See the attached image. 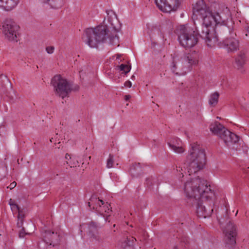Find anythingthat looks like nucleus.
I'll list each match as a JSON object with an SVG mask.
<instances>
[{
    "label": "nucleus",
    "instance_id": "nucleus-27",
    "mask_svg": "<svg viewBox=\"0 0 249 249\" xmlns=\"http://www.w3.org/2000/svg\"><path fill=\"white\" fill-rule=\"evenodd\" d=\"M17 227L19 228H21V229L19 230L18 231L19 238H24L25 235L30 234V233L25 232L24 229L22 228V225L21 226V227H18V226Z\"/></svg>",
    "mask_w": 249,
    "mask_h": 249
},
{
    "label": "nucleus",
    "instance_id": "nucleus-29",
    "mask_svg": "<svg viewBox=\"0 0 249 249\" xmlns=\"http://www.w3.org/2000/svg\"><path fill=\"white\" fill-rule=\"evenodd\" d=\"M54 48L53 46H48L46 48V51L49 54H52L53 53Z\"/></svg>",
    "mask_w": 249,
    "mask_h": 249
},
{
    "label": "nucleus",
    "instance_id": "nucleus-7",
    "mask_svg": "<svg viewBox=\"0 0 249 249\" xmlns=\"http://www.w3.org/2000/svg\"><path fill=\"white\" fill-rule=\"evenodd\" d=\"M197 187L200 191V196L194 195V196H187L185 194V195L187 198L191 199L190 201H192V205L196 206L197 214L199 213H202L203 214V213H207V214H209V213L207 212L205 206L202 205V202H205L211 208L214 204L216 197L215 194L210 188L211 191L214 194V197L212 199L209 196L210 195L209 192L204 193V191L206 190L205 187H203L201 185H200V187H198V185H197Z\"/></svg>",
    "mask_w": 249,
    "mask_h": 249
},
{
    "label": "nucleus",
    "instance_id": "nucleus-1",
    "mask_svg": "<svg viewBox=\"0 0 249 249\" xmlns=\"http://www.w3.org/2000/svg\"><path fill=\"white\" fill-rule=\"evenodd\" d=\"M192 19L201 21L202 37L209 48L217 45L226 48L228 52H234L239 50V42L233 37L227 38L221 44L218 42L215 32V27L225 26L230 32L233 25L231 13L227 7L215 10L212 6L208 7L203 0L197 1L193 8Z\"/></svg>",
    "mask_w": 249,
    "mask_h": 249
},
{
    "label": "nucleus",
    "instance_id": "nucleus-16",
    "mask_svg": "<svg viewBox=\"0 0 249 249\" xmlns=\"http://www.w3.org/2000/svg\"><path fill=\"white\" fill-rule=\"evenodd\" d=\"M9 204L11 206V209L13 213L15 212L18 213L17 226L19 227H21L23 225L25 216L23 212L20 210L19 207L12 202L11 199L10 200Z\"/></svg>",
    "mask_w": 249,
    "mask_h": 249
},
{
    "label": "nucleus",
    "instance_id": "nucleus-18",
    "mask_svg": "<svg viewBox=\"0 0 249 249\" xmlns=\"http://www.w3.org/2000/svg\"><path fill=\"white\" fill-rule=\"evenodd\" d=\"M18 0H0V9L9 11L18 4Z\"/></svg>",
    "mask_w": 249,
    "mask_h": 249
},
{
    "label": "nucleus",
    "instance_id": "nucleus-41",
    "mask_svg": "<svg viewBox=\"0 0 249 249\" xmlns=\"http://www.w3.org/2000/svg\"><path fill=\"white\" fill-rule=\"evenodd\" d=\"M140 232H143V231H140Z\"/></svg>",
    "mask_w": 249,
    "mask_h": 249
},
{
    "label": "nucleus",
    "instance_id": "nucleus-20",
    "mask_svg": "<svg viewBox=\"0 0 249 249\" xmlns=\"http://www.w3.org/2000/svg\"><path fill=\"white\" fill-rule=\"evenodd\" d=\"M41 1L48 4L53 8H59L63 4V0H41Z\"/></svg>",
    "mask_w": 249,
    "mask_h": 249
},
{
    "label": "nucleus",
    "instance_id": "nucleus-34",
    "mask_svg": "<svg viewBox=\"0 0 249 249\" xmlns=\"http://www.w3.org/2000/svg\"><path fill=\"white\" fill-rule=\"evenodd\" d=\"M130 97H130V96L129 95H126L125 96V99L126 100H128L130 99Z\"/></svg>",
    "mask_w": 249,
    "mask_h": 249
},
{
    "label": "nucleus",
    "instance_id": "nucleus-23",
    "mask_svg": "<svg viewBox=\"0 0 249 249\" xmlns=\"http://www.w3.org/2000/svg\"><path fill=\"white\" fill-rule=\"evenodd\" d=\"M246 61V55L244 53H240L235 58V62L237 65L240 67Z\"/></svg>",
    "mask_w": 249,
    "mask_h": 249
},
{
    "label": "nucleus",
    "instance_id": "nucleus-33",
    "mask_svg": "<svg viewBox=\"0 0 249 249\" xmlns=\"http://www.w3.org/2000/svg\"><path fill=\"white\" fill-rule=\"evenodd\" d=\"M135 168V167L133 165L132 168L130 169V173L131 174V175H133V170Z\"/></svg>",
    "mask_w": 249,
    "mask_h": 249
},
{
    "label": "nucleus",
    "instance_id": "nucleus-37",
    "mask_svg": "<svg viewBox=\"0 0 249 249\" xmlns=\"http://www.w3.org/2000/svg\"><path fill=\"white\" fill-rule=\"evenodd\" d=\"M50 141L51 142H53V139L52 138L50 139Z\"/></svg>",
    "mask_w": 249,
    "mask_h": 249
},
{
    "label": "nucleus",
    "instance_id": "nucleus-26",
    "mask_svg": "<svg viewBox=\"0 0 249 249\" xmlns=\"http://www.w3.org/2000/svg\"><path fill=\"white\" fill-rule=\"evenodd\" d=\"M114 163L113 156L111 154H109V157L107 160V167L108 168L113 167Z\"/></svg>",
    "mask_w": 249,
    "mask_h": 249
},
{
    "label": "nucleus",
    "instance_id": "nucleus-28",
    "mask_svg": "<svg viewBox=\"0 0 249 249\" xmlns=\"http://www.w3.org/2000/svg\"><path fill=\"white\" fill-rule=\"evenodd\" d=\"M145 184L147 187H149L151 185H153L155 184V179L153 178H148L145 180Z\"/></svg>",
    "mask_w": 249,
    "mask_h": 249
},
{
    "label": "nucleus",
    "instance_id": "nucleus-4",
    "mask_svg": "<svg viewBox=\"0 0 249 249\" xmlns=\"http://www.w3.org/2000/svg\"><path fill=\"white\" fill-rule=\"evenodd\" d=\"M108 31L107 27L104 25L87 28L83 35V41L90 48H97L107 39Z\"/></svg>",
    "mask_w": 249,
    "mask_h": 249
},
{
    "label": "nucleus",
    "instance_id": "nucleus-15",
    "mask_svg": "<svg viewBox=\"0 0 249 249\" xmlns=\"http://www.w3.org/2000/svg\"><path fill=\"white\" fill-rule=\"evenodd\" d=\"M168 144L170 149L176 153L180 154L184 152L182 142L178 138L173 139L168 142Z\"/></svg>",
    "mask_w": 249,
    "mask_h": 249
},
{
    "label": "nucleus",
    "instance_id": "nucleus-35",
    "mask_svg": "<svg viewBox=\"0 0 249 249\" xmlns=\"http://www.w3.org/2000/svg\"><path fill=\"white\" fill-rule=\"evenodd\" d=\"M247 34H246V36H249V26L247 28Z\"/></svg>",
    "mask_w": 249,
    "mask_h": 249
},
{
    "label": "nucleus",
    "instance_id": "nucleus-39",
    "mask_svg": "<svg viewBox=\"0 0 249 249\" xmlns=\"http://www.w3.org/2000/svg\"><path fill=\"white\" fill-rule=\"evenodd\" d=\"M237 213H238V211H237V212H236V213H235V215H237Z\"/></svg>",
    "mask_w": 249,
    "mask_h": 249
},
{
    "label": "nucleus",
    "instance_id": "nucleus-24",
    "mask_svg": "<svg viewBox=\"0 0 249 249\" xmlns=\"http://www.w3.org/2000/svg\"><path fill=\"white\" fill-rule=\"evenodd\" d=\"M117 70L122 71L125 74L129 72L131 70V66L126 64H122L116 68Z\"/></svg>",
    "mask_w": 249,
    "mask_h": 249
},
{
    "label": "nucleus",
    "instance_id": "nucleus-11",
    "mask_svg": "<svg viewBox=\"0 0 249 249\" xmlns=\"http://www.w3.org/2000/svg\"><path fill=\"white\" fill-rule=\"evenodd\" d=\"M182 0H155L156 6L162 12L171 13L179 8Z\"/></svg>",
    "mask_w": 249,
    "mask_h": 249
},
{
    "label": "nucleus",
    "instance_id": "nucleus-5",
    "mask_svg": "<svg viewBox=\"0 0 249 249\" xmlns=\"http://www.w3.org/2000/svg\"><path fill=\"white\" fill-rule=\"evenodd\" d=\"M178 40L184 48H191L197 43L199 33L196 28H194L189 24L180 25L177 29Z\"/></svg>",
    "mask_w": 249,
    "mask_h": 249
},
{
    "label": "nucleus",
    "instance_id": "nucleus-21",
    "mask_svg": "<svg viewBox=\"0 0 249 249\" xmlns=\"http://www.w3.org/2000/svg\"><path fill=\"white\" fill-rule=\"evenodd\" d=\"M65 159L67 160V163L71 167H76L78 164V162L75 156H71L67 154L65 156Z\"/></svg>",
    "mask_w": 249,
    "mask_h": 249
},
{
    "label": "nucleus",
    "instance_id": "nucleus-3",
    "mask_svg": "<svg viewBox=\"0 0 249 249\" xmlns=\"http://www.w3.org/2000/svg\"><path fill=\"white\" fill-rule=\"evenodd\" d=\"M199 55L195 54H188L187 56L179 59L178 56L172 58L170 69L172 72L177 75H184L190 71L193 66H196L198 63Z\"/></svg>",
    "mask_w": 249,
    "mask_h": 249
},
{
    "label": "nucleus",
    "instance_id": "nucleus-19",
    "mask_svg": "<svg viewBox=\"0 0 249 249\" xmlns=\"http://www.w3.org/2000/svg\"><path fill=\"white\" fill-rule=\"evenodd\" d=\"M97 227V224L92 222L88 224L84 223L80 226L79 231L81 236H82L83 232H86L87 233L90 234L96 230Z\"/></svg>",
    "mask_w": 249,
    "mask_h": 249
},
{
    "label": "nucleus",
    "instance_id": "nucleus-12",
    "mask_svg": "<svg viewBox=\"0 0 249 249\" xmlns=\"http://www.w3.org/2000/svg\"><path fill=\"white\" fill-rule=\"evenodd\" d=\"M42 232L43 240L47 245L54 246L61 240L60 235L57 232L54 233L46 230L42 231Z\"/></svg>",
    "mask_w": 249,
    "mask_h": 249
},
{
    "label": "nucleus",
    "instance_id": "nucleus-8",
    "mask_svg": "<svg viewBox=\"0 0 249 249\" xmlns=\"http://www.w3.org/2000/svg\"><path fill=\"white\" fill-rule=\"evenodd\" d=\"M88 205L90 209L94 210L98 214L103 216L105 221H107L111 212L109 204H105L102 200L97 198L96 196L93 195L89 199Z\"/></svg>",
    "mask_w": 249,
    "mask_h": 249
},
{
    "label": "nucleus",
    "instance_id": "nucleus-2",
    "mask_svg": "<svg viewBox=\"0 0 249 249\" xmlns=\"http://www.w3.org/2000/svg\"><path fill=\"white\" fill-rule=\"evenodd\" d=\"M205 162L204 148L197 142L192 143L185 164L188 168V176H186L187 179L183 185L184 193L187 196H200L197 185L200 187V185H201L206 189L204 193L209 192V196L212 199L214 197V193L211 191L210 185H208L206 180L200 178L198 175V171L204 168Z\"/></svg>",
    "mask_w": 249,
    "mask_h": 249
},
{
    "label": "nucleus",
    "instance_id": "nucleus-25",
    "mask_svg": "<svg viewBox=\"0 0 249 249\" xmlns=\"http://www.w3.org/2000/svg\"><path fill=\"white\" fill-rule=\"evenodd\" d=\"M108 38V43L112 45H117L119 43V37L115 34L114 36H109Z\"/></svg>",
    "mask_w": 249,
    "mask_h": 249
},
{
    "label": "nucleus",
    "instance_id": "nucleus-10",
    "mask_svg": "<svg viewBox=\"0 0 249 249\" xmlns=\"http://www.w3.org/2000/svg\"><path fill=\"white\" fill-rule=\"evenodd\" d=\"M19 28L13 19L7 18L2 23V33L9 40L17 42Z\"/></svg>",
    "mask_w": 249,
    "mask_h": 249
},
{
    "label": "nucleus",
    "instance_id": "nucleus-31",
    "mask_svg": "<svg viewBox=\"0 0 249 249\" xmlns=\"http://www.w3.org/2000/svg\"><path fill=\"white\" fill-rule=\"evenodd\" d=\"M122 54H117L115 56H113V59H114V57H115V60H118L119 62V61L120 60Z\"/></svg>",
    "mask_w": 249,
    "mask_h": 249
},
{
    "label": "nucleus",
    "instance_id": "nucleus-40",
    "mask_svg": "<svg viewBox=\"0 0 249 249\" xmlns=\"http://www.w3.org/2000/svg\"><path fill=\"white\" fill-rule=\"evenodd\" d=\"M211 211L212 212L213 211V209H211Z\"/></svg>",
    "mask_w": 249,
    "mask_h": 249
},
{
    "label": "nucleus",
    "instance_id": "nucleus-32",
    "mask_svg": "<svg viewBox=\"0 0 249 249\" xmlns=\"http://www.w3.org/2000/svg\"><path fill=\"white\" fill-rule=\"evenodd\" d=\"M16 184H17L16 182L15 181H14L10 184L9 188L10 189H12L14 188L16 186Z\"/></svg>",
    "mask_w": 249,
    "mask_h": 249
},
{
    "label": "nucleus",
    "instance_id": "nucleus-30",
    "mask_svg": "<svg viewBox=\"0 0 249 249\" xmlns=\"http://www.w3.org/2000/svg\"><path fill=\"white\" fill-rule=\"evenodd\" d=\"M132 83L130 81H127L124 84V86L127 88H131L132 87Z\"/></svg>",
    "mask_w": 249,
    "mask_h": 249
},
{
    "label": "nucleus",
    "instance_id": "nucleus-22",
    "mask_svg": "<svg viewBox=\"0 0 249 249\" xmlns=\"http://www.w3.org/2000/svg\"><path fill=\"white\" fill-rule=\"evenodd\" d=\"M219 94L217 92H214L211 94L209 99V104L212 107L215 106L218 103Z\"/></svg>",
    "mask_w": 249,
    "mask_h": 249
},
{
    "label": "nucleus",
    "instance_id": "nucleus-14",
    "mask_svg": "<svg viewBox=\"0 0 249 249\" xmlns=\"http://www.w3.org/2000/svg\"><path fill=\"white\" fill-rule=\"evenodd\" d=\"M107 19L110 24V28L115 33H118L121 30V24L117 18L116 15L112 10L107 11Z\"/></svg>",
    "mask_w": 249,
    "mask_h": 249
},
{
    "label": "nucleus",
    "instance_id": "nucleus-13",
    "mask_svg": "<svg viewBox=\"0 0 249 249\" xmlns=\"http://www.w3.org/2000/svg\"><path fill=\"white\" fill-rule=\"evenodd\" d=\"M225 234L227 243L230 245L233 246L236 243V229L233 224L230 222L225 230L223 231Z\"/></svg>",
    "mask_w": 249,
    "mask_h": 249
},
{
    "label": "nucleus",
    "instance_id": "nucleus-38",
    "mask_svg": "<svg viewBox=\"0 0 249 249\" xmlns=\"http://www.w3.org/2000/svg\"><path fill=\"white\" fill-rule=\"evenodd\" d=\"M155 184H157V183H156V182H155V184H154V185ZM152 185H151V186H150V187H149V188H151H151H153V187H152Z\"/></svg>",
    "mask_w": 249,
    "mask_h": 249
},
{
    "label": "nucleus",
    "instance_id": "nucleus-6",
    "mask_svg": "<svg viewBox=\"0 0 249 249\" xmlns=\"http://www.w3.org/2000/svg\"><path fill=\"white\" fill-rule=\"evenodd\" d=\"M210 129L213 134L222 139L228 147L233 149L237 148L235 145L239 140L237 135L227 130L218 122L212 124L210 126Z\"/></svg>",
    "mask_w": 249,
    "mask_h": 249
},
{
    "label": "nucleus",
    "instance_id": "nucleus-9",
    "mask_svg": "<svg viewBox=\"0 0 249 249\" xmlns=\"http://www.w3.org/2000/svg\"><path fill=\"white\" fill-rule=\"evenodd\" d=\"M51 83L54 89L56 94L62 98L68 96L71 90L69 82L60 75H55L52 79Z\"/></svg>",
    "mask_w": 249,
    "mask_h": 249
},
{
    "label": "nucleus",
    "instance_id": "nucleus-17",
    "mask_svg": "<svg viewBox=\"0 0 249 249\" xmlns=\"http://www.w3.org/2000/svg\"><path fill=\"white\" fill-rule=\"evenodd\" d=\"M186 163V161L185 162H184L183 166L182 167H176V170L177 172H179V173L178 174V180L179 181L181 182V185H180V187L182 188L183 190L184 191V188L183 185L184 182L185 180H186V176H188V168L186 166V165H185V164Z\"/></svg>",
    "mask_w": 249,
    "mask_h": 249
},
{
    "label": "nucleus",
    "instance_id": "nucleus-36",
    "mask_svg": "<svg viewBox=\"0 0 249 249\" xmlns=\"http://www.w3.org/2000/svg\"><path fill=\"white\" fill-rule=\"evenodd\" d=\"M135 76L133 75H132L131 77V79L132 80H134L135 79Z\"/></svg>",
    "mask_w": 249,
    "mask_h": 249
}]
</instances>
